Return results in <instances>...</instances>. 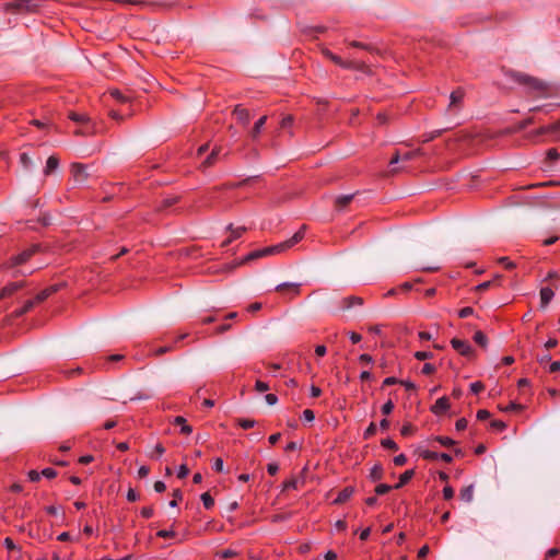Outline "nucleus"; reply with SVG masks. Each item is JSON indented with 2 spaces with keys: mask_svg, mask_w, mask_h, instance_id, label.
<instances>
[{
  "mask_svg": "<svg viewBox=\"0 0 560 560\" xmlns=\"http://www.w3.org/2000/svg\"><path fill=\"white\" fill-rule=\"evenodd\" d=\"M304 237V228H301L298 232L294 233L292 237L289 240L281 242L277 245L267 246L261 249L253 250L250 252L245 260H254L260 257L269 256V255H276L283 253L284 250L293 247L295 244H298L302 238Z\"/></svg>",
  "mask_w": 560,
  "mask_h": 560,
  "instance_id": "nucleus-1",
  "label": "nucleus"
},
{
  "mask_svg": "<svg viewBox=\"0 0 560 560\" xmlns=\"http://www.w3.org/2000/svg\"><path fill=\"white\" fill-rule=\"evenodd\" d=\"M322 54L327 58L329 59L330 61H332L335 65L343 68V69H361L362 68V63L358 62V61H353V60H343L341 57L337 56L336 54H334L332 51H330L329 49L327 48H323L322 49Z\"/></svg>",
  "mask_w": 560,
  "mask_h": 560,
  "instance_id": "nucleus-2",
  "label": "nucleus"
},
{
  "mask_svg": "<svg viewBox=\"0 0 560 560\" xmlns=\"http://www.w3.org/2000/svg\"><path fill=\"white\" fill-rule=\"evenodd\" d=\"M34 8L28 0H15L4 5L5 11L12 13L31 12Z\"/></svg>",
  "mask_w": 560,
  "mask_h": 560,
  "instance_id": "nucleus-3",
  "label": "nucleus"
},
{
  "mask_svg": "<svg viewBox=\"0 0 560 560\" xmlns=\"http://www.w3.org/2000/svg\"><path fill=\"white\" fill-rule=\"evenodd\" d=\"M37 249H38L37 246H32V247L23 250L19 255L11 257L10 258V267L20 266V265L26 262L37 252Z\"/></svg>",
  "mask_w": 560,
  "mask_h": 560,
  "instance_id": "nucleus-4",
  "label": "nucleus"
},
{
  "mask_svg": "<svg viewBox=\"0 0 560 560\" xmlns=\"http://www.w3.org/2000/svg\"><path fill=\"white\" fill-rule=\"evenodd\" d=\"M419 455H420V457H422L423 459H427V460L441 459L445 463H451L453 460V457L447 453H438V452L430 451V450L420 448Z\"/></svg>",
  "mask_w": 560,
  "mask_h": 560,
  "instance_id": "nucleus-5",
  "label": "nucleus"
},
{
  "mask_svg": "<svg viewBox=\"0 0 560 560\" xmlns=\"http://www.w3.org/2000/svg\"><path fill=\"white\" fill-rule=\"evenodd\" d=\"M516 80L521 84H523L532 90H535V91H542L545 89V85L541 81H539L538 79H535L533 77H529L527 74H517Z\"/></svg>",
  "mask_w": 560,
  "mask_h": 560,
  "instance_id": "nucleus-6",
  "label": "nucleus"
},
{
  "mask_svg": "<svg viewBox=\"0 0 560 560\" xmlns=\"http://www.w3.org/2000/svg\"><path fill=\"white\" fill-rule=\"evenodd\" d=\"M70 173L77 183H84L88 179L86 166L82 163H72Z\"/></svg>",
  "mask_w": 560,
  "mask_h": 560,
  "instance_id": "nucleus-7",
  "label": "nucleus"
},
{
  "mask_svg": "<svg viewBox=\"0 0 560 560\" xmlns=\"http://www.w3.org/2000/svg\"><path fill=\"white\" fill-rule=\"evenodd\" d=\"M451 345L462 355L469 357L472 353V348L466 340L453 338Z\"/></svg>",
  "mask_w": 560,
  "mask_h": 560,
  "instance_id": "nucleus-8",
  "label": "nucleus"
},
{
  "mask_svg": "<svg viewBox=\"0 0 560 560\" xmlns=\"http://www.w3.org/2000/svg\"><path fill=\"white\" fill-rule=\"evenodd\" d=\"M451 408L450 400L446 396L439 398L434 405L431 406V412L435 416L444 415Z\"/></svg>",
  "mask_w": 560,
  "mask_h": 560,
  "instance_id": "nucleus-9",
  "label": "nucleus"
},
{
  "mask_svg": "<svg viewBox=\"0 0 560 560\" xmlns=\"http://www.w3.org/2000/svg\"><path fill=\"white\" fill-rule=\"evenodd\" d=\"M24 287L23 281L10 282L0 289V301L13 295L16 291Z\"/></svg>",
  "mask_w": 560,
  "mask_h": 560,
  "instance_id": "nucleus-10",
  "label": "nucleus"
},
{
  "mask_svg": "<svg viewBox=\"0 0 560 560\" xmlns=\"http://www.w3.org/2000/svg\"><path fill=\"white\" fill-rule=\"evenodd\" d=\"M300 283L283 282L276 287V291L281 293H288L291 294L292 296H295L300 294Z\"/></svg>",
  "mask_w": 560,
  "mask_h": 560,
  "instance_id": "nucleus-11",
  "label": "nucleus"
},
{
  "mask_svg": "<svg viewBox=\"0 0 560 560\" xmlns=\"http://www.w3.org/2000/svg\"><path fill=\"white\" fill-rule=\"evenodd\" d=\"M228 230L230 231V236L222 243V247H225L228 246L229 244H231L234 240H237L240 238L245 232H246V228L245 226H237V228H233L232 224H229L228 226Z\"/></svg>",
  "mask_w": 560,
  "mask_h": 560,
  "instance_id": "nucleus-12",
  "label": "nucleus"
},
{
  "mask_svg": "<svg viewBox=\"0 0 560 560\" xmlns=\"http://www.w3.org/2000/svg\"><path fill=\"white\" fill-rule=\"evenodd\" d=\"M62 284H52L43 291H40L34 299L35 304L44 302L47 298H49L51 294L58 292Z\"/></svg>",
  "mask_w": 560,
  "mask_h": 560,
  "instance_id": "nucleus-13",
  "label": "nucleus"
},
{
  "mask_svg": "<svg viewBox=\"0 0 560 560\" xmlns=\"http://www.w3.org/2000/svg\"><path fill=\"white\" fill-rule=\"evenodd\" d=\"M465 97V91L460 88L453 91L450 95V108H458L460 107L463 100Z\"/></svg>",
  "mask_w": 560,
  "mask_h": 560,
  "instance_id": "nucleus-14",
  "label": "nucleus"
},
{
  "mask_svg": "<svg viewBox=\"0 0 560 560\" xmlns=\"http://www.w3.org/2000/svg\"><path fill=\"white\" fill-rule=\"evenodd\" d=\"M417 155V152L416 151H408V152H405L402 154H400L398 151L395 152V154L390 158L389 160V165L390 166H394L395 164H397L398 162L400 161H410L411 159H413L415 156Z\"/></svg>",
  "mask_w": 560,
  "mask_h": 560,
  "instance_id": "nucleus-15",
  "label": "nucleus"
},
{
  "mask_svg": "<svg viewBox=\"0 0 560 560\" xmlns=\"http://www.w3.org/2000/svg\"><path fill=\"white\" fill-rule=\"evenodd\" d=\"M354 493V488L349 486L343 488L334 500V504H342L348 501Z\"/></svg>",
  "mask_w": 560,
  "mask_h": 560,
  "instance_id": "nucleus-16",
  "label": "nucleus"
},
{
  "mask_svg": "<svg viewBox=\"0 0 560 560\" xmlns=\"http://www.w3.org/2000/svg\"><path fill=\"white\" fill-rule=\"evenodd\" d=\"M59 167V159L56 155H50L46 161V166L44 168V175L49 176Z\"/></svg>",
  "mask_w": 560,
  "mask_h": 560,
  "instance_id": "nucleus-17",
  "label": "nucleus"
},
{
  "mask_svg": "<svg viewBox=\"0 0 560 560\" xmlns=\"http://www.w3.org/2000/svg\"><path fill=\"white\" fill-rule=\"evenodd\" d=\"M304 485V478L292 477L283 482V490H298Z\"/></svg>",
  "mask_w": 560,
  "mask_h": 560,
  "instance_id": "nucleus-18",
  "label": "nucleus"
},
{
  "mask_svg": "<svg viewBox=\"0 0 560 560\" xmlns=\"http://www.w3.org/2000/svg\"><path fill=\"white\" fill-rule=\"evenodd\" d=\"M553 291L549 287L541 288L540 290V304L541 307H546L549 302L553 299Z\"/></svg>",
  "mask_w": 560,
  "mask_h": 560,
  "instance_id": "nucleus-19",
  "label": "nucleus"
},
{
  "mask_svg": "<svg viewBox=\"0 0 560 560\" xmlns=\"http://www.w3.org/2000/svg\"><path fill=\"white\" fill-rule=\"evenodd\" d=\"M413 475H415L413 469H408V470L404 471L399 476V481L394 486V489H399V488L404 487L407 482L410 481V479L413 477Z\"/></svg>",
  "mask_w": 560,
  "mask_h": 560,
  "instance_id": "nucleus-20",
  "label": "nucleus"
},
{
  "mask_svg": "<svg viewBox=\"0 0 560 560\" xmlns=\"http://www.w3.org/2000/svg\"><path fill=\"white\" fill-rule=\"evenodd\" d=\"M370 479L372 481H378L383 478V467L381 464H375L371 469H370V475H369Z\"/></svg>",
  "mask_w": 560,
  "mask_h": 560,
  "instance_id": "nucleus-21",
  "label": "nucleus"
},
{
  "mask_svg": "<svg viewBox=\"0 0 560 560\" xmlns=\"http://www.w3.org/2000/svg\"><path fill=\"white\" fill-rule=\"evenodd\" d=\"M174 423H175L176 425H180V432H182L183 434L188 435V434H190V433L192 432V428H191L190 425H188V424L186 423L185 418H183V417H180V416H178V417H176V418H175Z\"/></svg>",
  "mask_w": 560,
  "mask_h": 560,
  "instance_id": "nucleus-22",
  "label": "nucleus"
},
{
  "mask_svg": "<svg viewBox=\"0 0 560 560\" xmlns=\"http://www.w3.org/2000/svg\"><path fill=\"white\" fill-rule=\"evenodd\" d=\"M177 197H166L158 206L159 211H164L174 206L177 202Z\"/></svg>",
  "mask_w": 560,
  "mask_h": 560,
  "instance_id": "nucleus-23",
  "label": "nucleus"
},
{
  "mask_svg": "<svg viewBox=\"0 0 560 560\" xmlns=\"http://www.w3.org/2000/svg\"><path fill=\"white\" fill-rule=\"evenodd\" d=\"M362 304H363V300L360 296H348V298L343 299V306L346 308H350L355 305H362Z\"/></svg>",
  "mask_w": 560,
  "mask_h": 560,
  "instance_id": "nucleus-24",
  "label": "nucleus"
},
{
  "mask_svg": "<svg viewBox=\"0 0 560 560\" xmlns=\"http://www.w3.org/2000/svg\"><path fill=\"white\" fill-rule=\"evenodd\" d=\"M460 499L465 502H470L474 498V487L470 485L460 490Z\"/></svg>",
  "mask_w": 560,
  "mask_h": 560,
  "instance_id": "nucleus-25",
  "label": "nucleus"
},
{
  "mask_svg": "<svg viewBox=\"0 0 560 560\" xmlns=\"http://www.w3.org/2000/svg\"><path fill=\"white\" fill-rule=\"evenodd\" d=\"M266 120L267 116H262L255 122L254 128L252 130L253 138H257L259 136L264 125L266 124Z\"/></svg>",
  "mask_w": 560,
  "mask_h": 560,
  "instance_id": "nucleus-26",
  "label": "nucleus"
},
{
  "mask_svg": "<svg viewBox=\"0 0 560 560\" xmlns=\"http://www.w3.org/2000/svg\"><path fill=\"white\" fill-rule=\"evenodd\" d=\"M500 410L504 412L522 411L524 410V406L512 401L506 406H500Z\"/></svg>",
  "mask_w": 560,
  "mask_h": 560,
  "instance_id": "nucleus-27",
  "label": "nucleus"
},
{
  "mask_svg": "<svg viewBox=\"0 0 560 560\" xmlns=\"http://www.w3.org/2000/svg\"><path fill=\"white\" fill-rule=\"evenodd\" d=\"M35 306V301L27 300L24 302L23 306L20 310L15 311L16 316H22L25 313L30 312Z\"/></svg>",
  "mask_w": 560,
  "mask_h": 560,
  "instance_id": "nucleus-28",
  "label": "nucleus"
},
{
  "mask_svg": "<svg viewBox=\"0 0 560 560\" xmlns=\"http://www.w3.org/2000/svg\"><path fill=\"white\" fill-rule=\"evenodd\" d=\"M69 119H71L74 122L84 124L88 122L90 119L85 114H79L74 112H70L68 115Z\"/></svg>",
  "mask_w": 560,
  "mask_h": 560,
  "instance_id": "nucleus-29",
  "label": "nucleus"
},
{
  "mask_svg": "<svg viewBox=\"0 0 560 560\" xmlns=\"http://www.w3.org/2000/svg\"><path fill=\"white\" fill-rule=\"evenodd\" d=\"M353 198V195H341L336 198V206L343 208L346 207Z\"/></svg>",
  "mask_w": 560,
  "mask_h": 560,
  "instance_id": "nucleus-30",
  "label": "nucleus"
},
{
  "mask_svg": "<svg viewBox=\"0 0 560 560\" xmlns=\"http://www.w3.org/2000/svg\"><path fill=\"white\" fill-rule=\"evenodd\" d=\"M474 340H475L476 343H478L481 347H486L487 343H488L487 336L482 331H480V330L475 332Z\"/></svg>",
  "mask_w": 560,
  "mask_h": 560,
  "instance_id": "nucleus-31",
  "label": "nucleus"
},
{
  "mask_svg": "<svg viewBox=\"0 0 560 560\" xmlns=\"http://www.w3.org/2000/svg\"><path fill=\"white\" fill-rule=\"evenodd\" d=\"M234 114L237 116L240 120L247 121L249 118L248 110L241 106H236L234 109Z\"/></svg>",
  "mask_w": 560,
  "mask_h": 560,
  "instance_id": "nucleus-32",
  "label": "nucleus"
},
{
  "mask_svg": "<svg viewBox=\"0 0 560 560\" xmlns=\"http://www.w3.org/2000/svg\"><path fill=\"white\" fill-rule=\"evenodd\" d=\"M201 501L207 510H210L214 505V500L208 492L201 494Z\"/></svg>",
  "mask_w": 560,
  "mask_h": 560,
  "instance_id": "nucleus-33",
  "label": "nucleus"
},
{
  "mask_svg": "<svg viewBox=\"0 0 560 560\" xmlns=\"http://www.w3.org/2000/svg\"><path fill=\"white\" fill-rule=\"evenodd\" d=\"M20 162L24 168H31L33 166V161L26 152L20 154Z\"/></svg>",
  "mask_w": 560,
  "mask_h": 560,
  "instance_id": "nucleus-34",
  "label": "nucleus"
},
{
  "mask_svg": "<svg viewBox=\"0 0 560 560\" xmlns=\"http://www.w3.org/2000/svg\"><path fill=\"white\" fill-rule=\"evenodd\" d=\"M433 440L445 447H450L455 444V441L447 436H434Z\"/></svg>",
  "mask_w": 560,
  "mask_h": 560,
  "instance_id": "nucleus-35",
  "label": "nucleus"
},
{
  "mask_svg": "<svg viewBox=\"0 0 560 560\" xmlns=\"http://www.w3.org/2000/svg\"><path fill=\"white\" fill-rule=\"evenodd\" d=\"M392 489H394V486H389L386 483H380L378 486L375 487V493L377 495H383V494H386L387 492H389Z\"/></svg>",
  "mask_w": 560,
  "mask_h": 560,
  "instance_id": "nucleus-36",
  "label": "nucleus"
},
{
  "mask_svg": "<svg viewBox=\"0 0 560 560\" xmlns=\"http://www.w3.org/2000/svg\"><path fill=\"white\" fill-rule=\"evenodd\" d=\"M381 445L384 448H387V450H392V451H397L398 450L397 443L394 440H392V439H384V440H382Z\"/></svg>",
  "mask_w": 560,
  "mask_h": 560,
  "instance_id": "nucleus-37",
  "label": "nucleus"
},
{
  "mask_svg": "<svg viewBox=\"0 0 560 560\" xmlns=\"http://www.w3.org/2000/svg\"><path fill=\"white\" fill-rule=\"evenodd\" d=\"M434 357L433 352L431 351H417L415 352V358L419 361H424L432 359Z\"/></svg>",
  "mask_w": 560,
  "mask_h": 560,
  "instance_id": "nucleus-38",
  "label": "nucleus"
},
{
  "mask_svg": "<svg viewBox=\"0 0 560 560\" xmlns=\"http://www.w3.org/2000/svg\"><path fill=\"white\" fill-rule=\"evenodd\" d=\"M237 423L242 429L247 430V429L254 428L256 424V421L252 420V419H238Z\"/></svg>",
  "mask_w": 560,
  "mask_h": 560,
  "instance_id": "nucleus-39",
  "label": "nucleus"
},
{
  "mask_svg": "<svg viewBox=\"0 0 560 560\" xmlns=\"http://www.w3.org/2000/svg\"><path fill=\"white\" fill-rule=\"evenodd\" d=\"M559 158H560L559 152H558L556 149H553V148L549 149V150L547 151V153H546V159H547L548 161H550V162L558 161V160H559Z\"/></svg>",
  "mask_w": 560,
  "mask_h": 560,
  "instance_id": "nucleus-40",
  "label": "nucleus"
},
{
  "mask_svg": "<svg viewBox=\"0 0 560 560\" xmlns=\"http://www.w3.org/2000/svg\"><path fill=\"white\" fill-rule=\"evenodd\" d=\"M545 133H552V135L555 136V125H553V124H550V125H547V126L540 127V128L536 131V135H545Z\"/></svg>",
  "mask_w": 560,
  "mask_h": 560,
  "instance_id": "nucleus-41",
  "label": "nucleus"
},
{
  "mask_svg": "<svg viewBox=\"0 0 560 560\" xmlns=\"http://www.w3.org/2000/svg\"><path fill=\"white\" fill-rule=\"evenodd\" d=\"M376 433V424L374 422H371L369 427L365 429L363 436L364 439H370Z\"/></svg>",
  "mask_w": 560,
  "mask_h": 560,
  "instance_id": "nucleus-42",
  "label": "nucleus"
},
{
  "mask_svg": "<svg viewBox=\"0 0 560 560\" xmlns=\"http://www.w3.org/2000/svg\"><path fill=\"white\" fill-rule=\"evenodd\" d=\"M485 389V385L481 382H474L470 384V390L475 395H478Z\"/></svg>",
  "mask_w": 560,
  "mask_h": 560,
  "instance_id": "nucleus-43",
  "label": "nucleus"
},
{
  "mask_svg": "<svg viewBox=\"0 0 560 560\" xmlns=\"http://www.w3.org/2000/svg\"><path fill=\"white\" fill-rule=\"evenodd\" d=\"M394 402L393 400H387L383 406H382V413L387 416L389 413H392V411L394 410Z\"/></svg>",
  "mask_w": 560,
  "mask_h": 560,
  "instance_id": "nucleus-44",
  "label": "nucleus"
},
{
  "mask_svg": "<svg viewBox=\"0 0 560 560\" xmlns=\"http://www.w3.org/2000/svg\"><path fill=\"white\" fill-rule=\"evenodd\" d=\"M255 389L259 393H265L269 389V385L260 380L256 381Z\"/></svg>",
  "mask_w": 560,
  "mask_h": 560,
  "instance_id": "nucleus-45",
  "label": "nucleus"
},
{
  "mask_svg": "<svg viewBox=\"0 0 560 560\" xmlns=\"http://www.w3.org/2000/svg\"><path fill=\"white\" fill-rule=\"evenodd\" d=\"M218 556L222 559H229V558L237 556V552L232 549H225V550H222L221 552H219Z\"/></svg>",
  "mask_w": 560,
  "mask_h": 560,
  "instance_id": "nucleus-46",
  "label": "nucleus"
},
{
  "mask_svg": "<svg viewBox=\"0 0 560 560\" xmlns=\"http://www.w3.org/2000/svg\"><path fill=\"white\" fill-rule=\"evenodd\" d=\"M42 476L47 479H52L57 476V471L54 468H44L42 470Z\"/></svg>",
  "mask_w": 560,
  "mask_h": 560,
  "instance_id": "nucleus-47",
  "label": "nucleus"
},
{
  "mask_svg": "<svg viewBox=\"0 0 560 560\" xmlns=\"http://www.w3.org/2000/svg\"><path fill=\"white\" fill-rule=\"evenodd\" d=\"M472 314H474V308L470 306L463 307L462 310L458 311V316L460 318H466Z\"/></svg>",
  "mask_w": 560,
  "mask_h": 560,
  "instance_id": "nucleus-48",
  "label": "nucleus"
},
{
  "mask_svg": "<svg viewBox=\"0 0 560 560\" xmlns=\"http://www.w3.org/2000/svg\"><path fill=\"white\" fill-rule=\"evenodd\" d=\"M183 499V494L180 492V490H175L173 492V500L170 502V505L172 508L176 506L178 504V501H180Z\"/></svg>",
  "mask_w": 560,
  "mask_h": 560,
  "instance_id": "nucleus-49",
  "label": "nucleus"
},
{
  "mask_svg": "<svg viewBox=\"0 0 560 560\" xmlns=\"http://www.w3.org/2000/svg\"><path fill=\"white\" fill-rule=\"evenodd\" d=\"M435 366L431 363H425L422 369H421V373L424 374V375H431L435 372Z\"/></svg>",
  "mask_w": 560,
  "mask_h": 560,
  "instance_id": "nucleus-50",
  "label": "nucleus"
},
{
  "mask_svg": "<svg viewBox=\"0 0 560 560\" xmlns=\"http://www.w3.org/2000/svg\"><path fill=\"white\" fill-rule=\"evenodd\" d=\"M454 497V489L451 486H445L443 488V498L445 500H451Z\"/></svg>",
  "mask_w": 560,
  "mask_h": 560,
  "instance_id": "nucleus-51",
  "label": "nucleus"
},
{
  "mask_svg": "<svg viewBox=\"0 0 560 560\" xmlns=\"http://www.w3.org/2000/svg\"><path fill=\"white\" fill-rule=\"evenodd\" d=\"M499 262L503 265L505 269H513L515 267V264L511 261L508 257H501L499 259Z\"/></svg>",
  "mask_w": 560,
  "mask_h": 560,
  "instance_id": "nucleus-52",
  "label": "nucleus"
},
{
  "mask_svg": "<svg viewBox=\"0 0 560 560\" xmlns=\"http://www.w3.org/2000/svg\"><path fill=\"white\" fill-rule=\"evenodd\" d=\"M189 474V469L186 465H180L178 470H177V477L183 479V478H186Z\"/></svg>",
  "mask_w": 560,
  "mask_h": 560,
  "instance_id": "nucleus-53",
  "label": "nucleus"
},
{
  "mask_svg": "<svg viewBox=\"0 0 560 560\" xmlns=\"http://www.w3.org/2000/svg\"><path fill=\"white\" fill-rule=\"evenodd\" d=\"M393 462H394V464L396 466H402V465H405L407 463V457H406L405 454H399V455L394 457Z\"/></svg>",
  "mask_w": 560,
  "mask_h": 560,
  "instance_id": "nucleus-54",
  "label": "nucleus"
},
{
  "mask_svg": "<svg viewBox=\"0 0 560 560\" xmlns=\"http://www.w3.org/2000/svg\"><path fill=\"white\" fill-rule=\"evenodd\" d=\"M302 418L307 422H312L315 419V415L311 409H305L302 413Z\"/></svg>",
  "mask_w": 560,
  "mask_h": 560,
  "instance_id": "nucleus-55",
  "label": "nucleus"
},
{
  "mask_svg": "<svg viewBox=\"0 0 560 560\" xmlns=\"http://www.w3.org/2000/svg\"><path fill=\"white\" fill-rule=\"evenodd\" d=\"M217 154H218V152L215 150H213L210 153V155L206 159V161L203 162V166L205 167L211 166L215 160Z\"/></svg>",
  "mask_w": 560,
  "mask_h": 560,
  "instance_id": "nucleus-56",
  "label": "nucleus"
},
{
  "mask_svg": "<svg viewBox=\"0 0 560 560\" xmlns=\"http://www.w3.org/2000/svg\"><path fill=\"white\" fill-rule=\"evenodd\" d=\"M467 424H468L467 420L465 418H460L456 421L455 428L457 431H463L467 428Z\"/></svg>",
  "mask_w": 560,
  "mask_h": 560,
  "instance_id": "nucleus-57",
  "label": "nucleus"
},
{
  "mask_svg": "<svg viewBox=\"0 0 560 560\" xmlns=\"http://www.w3.org/2000/svg\"><path fill=\"white\" fill-rule=\"evenodd\" d=\"M279 470V466L277 463H269L267 465V471L269 475L275 476Z\"/></svg>",
  "mask_w": 560,
  "mask_h": 560,
  "instance_id": "nucleus-58",
  "label": "nucleus"
},
{
  "mask_svg": "<svg viewBox=\"0 0 560 560\" xmlns=\"http://www.w3.org/2000/svg\"><path fill=\"white\" fill-rule=\"evenodd\" d=\"M212 468L215 471L221 472L223 470V460H222V458H220V457L215 458L214 462H213Z\"/></svg>",
  "mask_w": 560,
  "mask_h": 560,
  "instance_id": "nucleus-59",
  "label": "nucleus"
},
{
  "mask_svg": "<svg viewBox=\"0 0 560 560\" xmlns=\"http://www.w3.org/2000/svg\"><path fill=\"white\" fill-rule=\"evenodd\" d=\"M40 476H42V471L38 472L36 470H30L28 471V479L33 482H36L40 479Z\"/></svg>",
  "mask_w": 560,
  "mask_h": 560,
  "instance_id": "nucleus-60",
  "label": "nucleus"
},
{
  "mask_svg": "<svg viewBox=\"0 0 560 560\" xmlns=\"http://www.w3.org/2000/svg\"><path fill=\"white\" fill-rule=\"evenodd\" d=\"M489 417H490V412L488 410H486V409H480V410L477 411V419L478 420L483 421V420L488 419Z\"/></svg>",
  "mask_w": 560,
  "mask_h": 560,
  "instance_id": "nucleus-61",
  "label": "nucleus"
},
{
  "mask_svg": "<svg viewBox=\"0 0 560 560\" xmlns=\"http://www.w3.org/2000/svg\"><path fill=\"white\" fill-rule=\"evenodd\" d=\"M3 545L4 547L8 549V550H14L16 548V545L14 544V541L10 538V537H7L4 540H3Z\"/></svg>",
  "mask_w": 560,
  "mask_h": 560,
  "instance_id": "nucleus-62",
  "label": "nucleus"
},
{
  "mask_svg": "<svg viewBox=\"0 0 560 560\" xmlns=\"http://www.w3.org/2000/svg\"><path fill=\"white\" fill-rule=\"evenodd\" d=\"M555 125V137L553 141H560V119L553 122Z\"/></svg>",
  "mask_w": 560,
  "mask_h": 560,
  "instance_id": "nucleus-63",
  "label": "nucleus"
},
{
  "mask_svg": "<svg viewBox=\"0 0 560 560\" xmlns=\"http://www.w3.org/2000/svg\"><path fill=\"white\" fill-rule=\"evenodd\" d=\"M560 371V362L559 361H553L549 364L548 366V372L549 373H555V372H558Z\"/></svg>",
  "mask_w": 560,
  "mask_h": 560,
  "instance_id": "nucleus-64",
  "label": "nucleus"
}]
</instances>
